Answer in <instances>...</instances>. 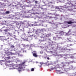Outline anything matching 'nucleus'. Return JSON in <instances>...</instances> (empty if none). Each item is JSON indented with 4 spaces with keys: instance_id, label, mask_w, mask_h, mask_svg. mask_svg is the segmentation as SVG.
<instances>
[{
    "instance_id": "obj_28",
    "label": "nucleus",
    "mask_w": 76,
    "mask_h": 76,
    "mask_svg": "<svg viewBox=\"0 0 76 76\" xmlns=\"http://www.w3.org/2000/svg\"><path fill=\"white\" fill-rule=\"evenodd\" d=\"M35 2L36 3H38V1H35Z\"/></svg>"
},
{
    "instance_id": "obj_43",
    "label": "nucleus",
    "mask_w": 76,
    "mask_h": 76,
    "mask_svg": "<svg viewBox=\"0 0 76 76\" xmlns=\"http://www.w3.org/2000/svg\"><path fill=\"white\" fill-rule=\"evenodd\" d=\"M30 32H28V34H29Z\"/></svg>"
},
{
    "instance_id": "obj_49",
    "label": "nucleus",
    "mask_w": 76,
    "mask_h": 76,
    "mask_svg": "<svg viewBox=\"0 0 76 76\" xmlns=\"http://www.w3.org/2000/svg\"><path fill=\"white\" fill-rule=\"evenodd\" d=\"M63 70H64V69H63Z\"/></svg>"
},
{
    "instance_id": "obj_51",
    "label": "nucleus",
    "mask_w": 76,
    "mask_h": 76,
    "mask_svg": "<svg viewBox=\"0 0 76 76\" xmlns=\"http://www.w3.org/2000/svg\"><path fill=\"white\" fill-rule=\"evenodd\" d=\"M15 69H16L15 68Z\"/></svg>"
},
{
    "instance_id": "obj_6",
    "label": "nucleus",
    "mask_w": 76,
    "mask_h": 76,
    "mask_svg": "<svg viewBox=\"0 0 76 76\" xmlns=\"http://www.w3.org/2000/svg\"><path fill=\"white\" fill-rule=\"evenodd\" d=\"M56 72L58 74H61V73H63V72H60V70H56Z\"/></svg>"
},
{
    "instance_id": "obj_44",
    "label": "nucleus",
    "mask_w": 76,
    "mask_h": 76,
    "mask_svg": "<svg viewBox=\"0 0 76 76\" xmlns=\"http://www.w3.org/2000/svg\"><path fill=\"white\" fill-rule=\"evenodd\" d=\"M20 30H21V31H22V29H20Z\"/></svg>"
},
{
    "instance_id": "obj_39",
    "label": "nucleus",
    "mask_w": 76,
    "mask_h": 76,
    "mask_svg": "<svg viewBox=\"0 0 76 76\" xmlns=\"http://www.w3.org/2000/svg\"><path fill=\"white\" fill-rule=\"evenodd\" d=\"M34 23H37V22H35Z\"/></svg>"
},
{
    "instance_id": "obj_12",
    "label": "nucleus",
    "mask_w": 76,
    "mask_h": 76,
    "mask_svg": "<svg viewBox=\"0 0 76 76\" xmlns=\"http://www.w3.org/2000/svg\"><path fill=\"white\" fill-rule=\"evenodd\" d=\"M67 41H72L71 40L72 39L71 38H69V39L68 38H67Z\"/></svg>"
},
{
    "instance_id": "obj_27",
    "label": "nucleus",
    "mask_w": 76,
    "mask_h": 76,
    "mask_svg": "<svg viewBox=\"0 0 76 76\" xmlns=\"http://www.w3.org/2000/svg\"><path fill=\"white\" fill-rule=\"evenodd\" d=\"M10 57H7V58H8V59H10Z\"/></svg>"
},
{
    "instance_id": "obj_10",
    "label": "nucleus",
    "mask_w": 76,
    "mask_h": 76,
    "mask_svg": "<svg viewBox=\"0 0 76 76\" xmlns=\"http://www.w3.org/2000/svg\"><path fill=\"white\" fill-rule=\"evenodd\" d=\"M67 23L68 24H71V23H73V22H72V21H68L67 22Z\"/></svg>"
},
{
    "instance_id": "obj_25",
    "label": "nucleus",
    "mask_w": 76,
    "mask_h": 76,
    "mask_svg": "<svg viewBox=\"0 0 76 76\" xmlns=\"http://www.w3.org/2000/svg\"><path fill=\"white\" fill-rule=\"evenodd\" d=\"M4 31H5V32H7V30L5 29L4 30Z\"/></svg>"
},
{
    "instance_id": "obj_9",
    "label": "nucleus",
    "mask_w": 76,
    "mask_h": 76,
    "mask_svg": "<svg viewBox=\"0 0 76 76\" xmlns=\"http://www.w3.org/2000/svg\"><path fill=\"white\" fill-rule=\"evenodd\" d=\"M33 56H34V57H37L38 56L37 53L36 54L35 53H34L33 54Z\"/></svg>"
},
{
    "instance_id": "obj_14",
    "label": "nucleus",
    "mask_w": 76,
    "mask_h": 76,
    "mask_svg": "<svg viewBox=\"0 0 76 76\" xmlns=\"http://www.w3.org/2000/svg\"><path fill=\"white\" fill-rule=\"evenodd\" d=\"M73 69V66H71L69 68V70H70L71 69Z\"/></svg>"
},
{
    "instance_id": "obj_7",
    "label": "nucleus",
    "mask_w": 76,
    "mask_h": 76,
    "mask_svg": "<svg viewBox=\"0 0 76 76\" xmlns=\"http://www.w3.org/2000/svg\"><path fill=\"white\" fill-rule=\"evenodd\" d=\"M63 70H64V71L65 72H67V71H69V69L67 68H62Z\"/></svg>"
},
{
    "instance_id": "obj_47",
    "label": "nucleus",
    "mask_w": 76,
    "mask_h": 76,
    "mask_svg": "<svg viewBox=\"0 0 76 76\" xmlns=\"http://www.w3.org/2000/svg\"><path fill=\"white\" fill-rule=\"evenodd\" d=\"M69 50H70V49H69Z\"/></svg>"
},
{
    "instance_id": "obj_32",
    "label": "nucleus",
    "mask_w": 76,
    "mask_h": 76,
    "mask_svg": "<svg viewBox=\"0 0 76 76\" xmlns=\"http://www.w3.org/2000/svg\"><path fill=\"white\" fill-rule=\"evenodd\" d=\"M22 45H23V47H25V45H23V44H22Z\"/></svg>"
},
{
    "instance_id": "obj_23",
    "label": "nucleus",
    "mask_w": 76,
    "mask_h": 76,
    "mask_svg": "<svg viewBox=\"0 0 76 76\" xmlns=\"http://www.w3.org/2000/svg\"><path fill=\"white\" fill-rule=\"evenodd\" d=\"M26 70L27 71V72H29V69H26Z\"/></svg>"
},
{
    "instance_id": "obj_31",
    "label": "nucleus",
    "mask_w": 76,
    "mask_h": 76,
    "mask_svg": "<svg viewBox=\"0 0 76 76\" xmlns=\"http://www.w3.org/2000/svg\"><path fill=\"white\" fill-rule=\"evenodd\" d=\"M47 59V60H50V58H49V57H48Z\"/></svg>"
},
{
    "instance_id": "obj_36",
    "label": "nucleus",
    "mask_w": 76,
    "mask_h": 76,
    "mask_svg": "<svg viewBox=\"0 0 76 76\" xmlns=\"http://www.w3.org/2000/svg\"><path fill=\"white\" fill-rule=\"evenodd\" d=\"M59 69H62V68L60 67H59Z\"/></svg>"
},
{
    "instance_id": "obj_26",
    "label": "nucleus",
    "mask_w": 76,
    "mask_h": 76,
    "mask_svg": "<svg viewBox=\"0 0 76 76\" xmlns=\"http://www.w3.org/2000/svg\"><path fill=\"white\" fill-rule=\"evenodd\" d=\"M71 58H74L75 57H74V56H71Z\"/></svg>"
},
{
    "instance_id": "obj_16",
    "label": "nucleus",
    "mask_w": 76,
    "mask_h": 76,
    "mask_svg": "<svg viewBox=\"0 0 76 76\" xmlns=\"http://www.w3.org/2000/svg\"><path fill=\"white\" fill-rule=\"evenodd\" d=\"M66 57L64 58L65 60H66V59H67V58H68V57H67V56H67V55H66Z\"/></svg>"
},
{
    "instance_id": "obj_21",
    "label": "nucleus",
    "mask_w": 76,
    "mask_h": 76,
    "mask_svg": "<svg viewBox=\"0 0 76 76\" xmlns=\"http://www.w3.org/2000/svg\"><path fill=\"white\" fill-rule=\"evenodd\" d=\"M33 31H34V32H37V30L35 29H33Z\"/></svg>"
},
{
    "instance_id": "obj_29",
    "label": "nucleus",
    "mask_w": 76,
    "mask_h": 76,
    "mask_svg": "<svg viewBox=\"0 0 76 76\" xmlns=\"http://www.w3.org/2000/svg\"><path fill=\"white\" fill-rule=\"evenodd\" d=\"M19 23H18V22H17L16 23V25H19Z\"/></svg>"
},
{
    "instance_id": "obj_2",
    "label": "nucleus",
    "mask_w": 76,
    "mask_h": 76,
    "mask_svg": "<svg viewBox=\"0 0 76 76\" xmlns=\"http://www.w3.org/2000/svg\"><path fill=\"white\" fill-rule=\"evenodd\" d=\"M21 39H23L24 41L27 40L28 37L26 36V34L25 33H23L22 35V37L21 38Z\"/></svg>"
},
{
    "instance_id": "obj_42",
    "label": "nucleus",
    "mask_w": 76,
    "mask_h": 76,
    "mask_svg": "<svg viewBox=\"0 0 76 76\" xmlns=\"http://www.w3.org/2000/svg\"><path fill=\"white\" fill-rule=\"evenodd\" d=\"M7 39H9V37H8V38H7Z\"/></svg>"
},
{
    "instance_id": "obj_40",
    "label": "nucleus",
    "mask_w": 76,
    "mask_h": 76,
    "mask_svg": "<svg viewBox=\"0 0 76 76\" xmlns=\"http://www.w3.org/2000/svg\"><path fill=\"white\" fill-rule=\"evenodd\" d=\"M24 52H25V53H26V50L24 51Z\"/></svg>"
},
{
    "instance_id": "obj_19",
    "label": "nucleus",
    "mask_w": 76,
    "mask_h": 76,
    "mask_svg": "<svg viewBox=\"0 0 76 76\" xmlns=\"http://www.w3.org/2000/svg\"><path fill=\"white\" fill-rule=\"evenodd\" d=\"M5 13H6V14H9V11H6Z\"/></svg>"
},
{
    "instance_id": "obj_8",
    "label": "nucleus",
    "mask_w": 76,
    "mask_h": 76,
    "mask_svg": "<svg viewBox=\"0 0 76 76\" xmlns=\"http://www.w3.org/2000/svg\"><path fill=\"white\" fill-rule=\"evenodd\" d=\"M14 54V53H12V52H9L7 53V55H8V56H9V55H10V54H12H12Z\"/></svg>"
},
{
    "instance_id": "obj_18",
    "label": "nucleus",
    "mask_w": 76,
    "mask_h": 76,
    "mask_svg": "<svg viewBox=\"0 0 76 76\" xmlns=\"http://www.w3.org/2000/svg\"><path fill=\"white\" fill-rule=\"evenodd\" d=\"M34 68H32L31 69V72H33L34 71Z\"/></svg>"
},
{
    "instance_id": "obj_24",
    "label": "nucleus",
    "mask_w": 76,
    "mask_h": 76,
    "mask_svg": "<svg viewBox=\"0 0 76 76\" xmlns=\"http://www.w3.org/2000/svg\"><path fill=\"white\" fill-rule=\"evenodd\" d=\"M11 48H14V47H15V46H14V45H12L11 46Z\"/></svg>"
},
{
    "instance_id": "obj_13",
    "label": "nucleus",
    "mask_w": 76,
    "mask_h": 76,
    "mask_svg": "<svg viewBox=\"0 0 76 76\" xmlns=\"http://www.w3.org/2000/svg\"><path fill=\"white\" fill-rule=\"evenodd\" d=\"M66 48H67V46H64V47L63 50H67Z\"/></svg>"
},
{
    "instance_id": "obj_3",
    "label": "nucleus",
    "mask_w": 76,
    "mask_h": 76,
    "mask_svg": "<svg viewBox=\"0 0 76 76\" xmlns=\"http://www.w3.org/2000/svg\"><path fill=\"white\" fill-rule=\"evenodd\" d=\"M9 66H10L11 67V68H10L11 69H12L13 67H14V68H15V67H18V65L14 64L13 66V65H9Z\"/></svg>"
},
{
    "instance_id": "obj_33",
    "label": "nucleus",
    "mask_w": 76,
    "mask_h": 76,
    "mask_svg": "<svg viewBox=\"0 0 76 76\" xmlns=\"http://www.w3.org/2000/svg\"><path fill=\"white\" fill-rule=\"evenodd\" d=\"M37 52V51H33V53H36V52Z\"/></svg>"
},
{
    "instance_id": "obj_46",
    "label": "nucleus",
    "mask_w": 76,
    "mask_h": 76,
    "mask_svg": "<svg viewBox=\"0 0 76 76\" xmlns=\"http://www.w3.org/2000/svg\"><path fill=\"white\" fill-rule=\"evenodd\" d=\"M5 40L6 41V40H7V39H5Z\"/></svg>"
},
{
    "instance_id": "obj_5",
    "label": "nucleus",
    "mask_w": 76,
    "mask_h": 76,
    "mask_svg": "<svg viewBox=\"0 0 76 76\" xmlns=\"http://www.w3.org/2000/svg\"><path fill=\"white\" fill-rule=\"evenodd\" d=\"M39 64H40V65H38V66H39V67H42V64H44V63L42 62H40L39 63Z\"/></svg>"
},
{
    "instance_id": "obj_1",
    "label": "nucleus",
    "mask_w": 76,
    "mask_h": 76,
    "mask_svg": "<svg viewBox=\"0 0 76 76\" xmlns=\"http://www.w3.org/2000/svg\"><path fill=\"white\" fill-rule=\"evenodd\" d=\"M25 63V62H23L20 64H19L18 65V69H20L22 70H24L25 69V67L23 68L22 66H24Z\"/></svg>"
},
{
    "instance_id": "obj_41",
    "label": "nucleus",
    "mask_w": 76,
    "mask_h": 76,
    "mask_svg": "<svg viewBox=\"0 0 76 76\" xmlns=\"http://www.w3.org/2000/svg\"><path fill=\"white\" fill-rule=\"evenodd\" d=\"M36 63H38V62H37V61H36Z\"/></svg>"
},
{
    "instance_id": "obj_4",
    "label": "nucleus",
    "mask_w": 76,
    "mask_h": 76,
    "mask_svg": "<svg viewBox=\"0 0 76 76\" xmlns=\"http://www.w3.org/2000/svg\"><path fill=\"white\" fill-rule=\"evenodd\" d=\"M19 23H20V24H21V25H23L26 24V21H24L23 22H20Z\"/></svg>"
},
{
    "instance_id": "obj_30",
    "label": "nucleus",
    "mask_w": 76,
    "mask_h": 76,
    "mask_svg": "<svg viewBox=\"0 0 76 76\" xmlns=\"http://www.w3.org/2000/svg\"><path fill=\"white\" fill-rule=\"evenodd\" d=\"M18 71L19 72H21V70L18 69Z\"/></svg>"
},
{
    "instance_id": "obj_11",
    "label": "nucleus",
    "mask_w": 76,
    "mask_h": 76,
    "mask_svg": "<svg viewBox=\"0 0 76 76\" xmlns=\"http://www.w3.org/2000/svg\"><path fill=\"white\" fill-rule=\"evenodd\" d=\"M61 35H63L64 34V32L63 31H61L59 33Z\"/></svg>"
},
{
    "instance_id": "obj_22",
    "label": "nucleus",
    "mask_w": 76,
    "mask_h": 76,
    "mask_svg": "<svg viewBox=\"0 0 76 76\" xmlns=\"http://www.w3.org/2000/svg\"><path fill=\"white\" fill-rule=\"evenodd\" d=\"M65 35L66 36H68V35H69V33H66Z\"/></svg>"
},
{
    "instance_id": "obj_45",
    "label": "nucleus",
    "mask_w": 76,
    "mask_h": 76,
    "mask_svg": "<svg viewBox=\"0 0 76 76\" xmlns=\"http://www.w3.org/2000/svg\"><path fill=\"white\" fill-rule=\"evenodd\" d=\"M54 39H56V38H54Z\"/></svg>"
},
{
    "instance_id": "obj_17",
    "label": "nucleus",
    "mask_w": 76,
    "mask_h": 76,
    "mask_svg": "<svg viewBox=\"0 0 76 76\" xmlns=\"http://www.w3.org/2000/svg\"><path fill=\"white\" fill-rule=\"evenodd\" d=\"M8 35H9L10 36H10L12 35V33H8Z\"/></svg>"
},
{
    "instance_id": "obj_20",
    "label": "nucleus",
    "mask_w": 76,
    "mask_h": 76,
    "mask_svg": "<svg viewBox=\"0 0 76 76\" xmlns=\"http://www.w3.org/2000/svg\"><path fill=\"white\" fill-rule=\"evenodd\" d=\"M40 54H43V51H42V50H41L40 51Z\"/></svg>"
},
{
    "instance_id": "obj_37",
    "label": "nucleus",
    "mask_w": 76,
    "mask_h": 76,
    "mask_svg": "<svg viewBox=\"0 0 76 76\" xmlns=\"http://www.w3.org/2000/svg\"><path fill=\"white\" fill-rule=\"evenodd\" d=\"M72 76H76V74H75V75H73Z\"/></svg>"
},
{
    "instance_id": "obj_35",
    "label": "nucleus",
    "mask_w": 76,
    "mask_h": 76,
    "mask_svg": "<svg viewBox=\"0 0 76 76\" xmlns=\"http://www.w3.org/2000/svg\"><path fill=\"white\" fill-rule=\"evenodd\" d=\"M55 34H58V33H55Z\"/></svg>"
},
{
    "instance_id": "obj_50",
    "label": "nucleus",
    "mask_w": 76,
    "mask_h": 76,
    "mask_svg": "<svg viewBox=\"0 0 76 76\" xmlns=\"http://www.w3.org/2000/svg\"><path fill=\"white\" fill-rule=\"evenodd\" d=\"M63 63H62V64H63Z\"/></svg>"
},
{
    "instance_id": "obj_15",
    "label": "nucleus",
    "mask_w": 76,
    "mask_h": 76,
    "mask_svg": "<svg viewBox=\"0 0 76 76\" xmlns=\"http://www.w3.org/2000/svg\"><path fill=\"white\" fill-rule=\"evenodd\" d=\"M18 56H19L20 57H22V56H23L20 53H18Z\"/></svg>"
},
{
    "instance_id": "obj_48",
    "label": "nucleus",
    "mask_w": 76,
    "mask_h": 76,
    "mask_svg": "<svg viewBox=\"0 0 76 76\" xmlns=\"http://www.w3.org/2000/svg\"><path fill=\"white\" fill-rule=\"evenodd\" d=\"M23 30L24 29V28H23Z\"/></svg>"
},
{
    "instance_id": "obj_34",
    "label": "nucleus",
    "mask_w": 76,
    "mask_h": 76,
    "mask_svg": "<svg viewBox=\"0 0 76 76\" xmlns=\"http://www.w3.org/2000/svg\"><path fill=\"white\" fill-rule=\"evenodd\" d=\"M31 26H34V25L33 24H31Z\"/></svg>"
},
{
    "instance_id": "obj_38",
    "label": "nucleus",
    "mask_w": 76,
    "mask_h": 76,
    "mask_svg": "<svg viewBox=\"0 0 76 76\" xmlns=\"http://www.w3.org/2000/svg\"><path fill=\"white\" fill-rule=\"evenodd\" d=\"M50 64H48V66H49V65H50Z\"/></svg>"
}]
</instances>
